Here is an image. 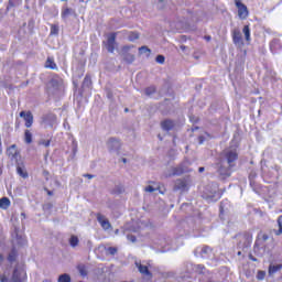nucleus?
<instances>
[{
  "label": "nucleus",
  "instance_id": "f257e3e1",
  "mask_svg": "<svg viewBox=\"0 0 282 282\" xmlns=\"http://www.w3.org/2000/svg\"><path fill=\"white\" fill-rule=\"evenodd\" d=\"M47 91L53 96L63 91V79L58 76H54L47 84Z\"/></svg>",
  "mask_w": 282,
  "mask_h": 282
},
{
  "label": "nucleus",
  "instance_id": "f03ea898",
  "mask_svg": "<svg viewBox=\"0 0 282 282\" xmlns=\"http://www.w3.org/2000/svg\"><path fill=\"white\" fill-rule=\"evenodd\" d=\"M120 140L116 138H110L107 141V149L109 153H112V155H120Z\"/></svg>",
  "mask_w": 282,
  "mask_h": 282
},
{
  "label": "nucleus",
  "instance_id": "7ed1b4c3",
  "mask_svg": "<svg viewBox=\"0 0 282 282\" xmlns=\"http://www.w3.org/2000/svg\"><path fill=\"white\" fill-rule=\"evenodd\" d=\"M132 47L133 45H124L119 51L120 56H122L123 61H126V63H129V64L135 61V55L129 53L132 50Z\"/></svg>",
  "mask_w": 282,
  "mask_h": 282
},
{
  "label": "nucleus",
  "instance_id": "20e7f679",
  "mask_svg": "<svg viewBox=\"0 0 282 282\" xmlns=\"http://www.w3.org/2000/svg\"><path fill=\"white\" fill-rule=\"evenodd\" d=\"M191 188V178H177L174 183V191H180L181 193H184Z\"/></svg>",
  "mask_w": 282,
  "mask_h": 282
},
{
  "label": "nucleus",
  "instance_id": "39448f33",
  "mask_svg": "<svg viewBox=\"0 0 282 282\" xmlns=\"http://www.w3.org/2000/svg\"><path fill=\"white\" fill-rule=\"evenodd\" d=\"M236 7L238 8V17L239 19L246 20L248 19V7L241 2V0L235 1Z\"/></svg>",
  "mask_w": 282,
  "mask_h": 282
},
{
  "label": "nucleus",
  "instance_id": "423d86ee",
  "mask_svg": "<svg viewBox=\"0 0 282 282\" xmlns=\"http://www.w3.org/2000/svg\"><path fill=\"white\" fill-rule=\"evenodd\" d=\"M225 160L227 164H229V167L235 166V162L237 160V150H226Z\"/></svg>",
  "mask_w": 282,
  "mask_h": 282
},
{
  "label": "nucleus",
  "instance_id": "0eeeda50",
  "mask_svg": "<svg viewBox=\"0 0 282 282\" xmlns=\"http://www.w3.org/2000/svg\"><path fill=\"white\" fill-rule=\"evenodd\" d=\"M20 118H23V120L25 121V127H28V129H30V127H32V124L34 123V116L30 111H21Z\"/></svg>",
  "mask_w": 282,
  "mask_h": 282
},
{
  "label": "nucleus",
  "instance_id": "6e6552de",
  "mask_svg": "<svg viewBox=\"0 0 282 282\" xmlns=\"http://www.w3.org/2000/svg\"><path fill=\"white\" fill-rule=\"evenodd\" d=\"M97 221L104 230H109V228H111V223H109V219H107L102 214L97 215Z\"/></svg>",
  "mask_w": 282,
  "mask_h": 282
},
{
  "label": "nucleus",
  "instance_id": "1a4fd4ad",
  "mask_svg": "<svg viewBox=\"0 0 282 282\" xmlns=\"http://www.w3.org/2000/svg\"><path fill=\"white\" fill-rule=\"evenodd\" d=\"M232 40L237 47H243V37L241 36V32L239 30L234 31Z\"/></svg>",
  "mask_w": 282,
  "mask_h": 282
},
{
  "label": "nucleus",
  "instance_id": "9d476101",
  "mask_svg": "<svg viewBox=\"0 0 282 282\" xmlns=\"http://www.w3.org/2000/svg\"><path fill=\"white\" fill-rule=\"evenodd\" d=\"M116 46H117V44H116V34H111L108 37L106 50H108V52H110V54H113V52L116 50Z\"/></svg>",
  "mask_w": 282,
  "mask_h": 282
},
{
  "label": "nucleus",
  "instance_id": "9b49d317",
  "mask_svg": "<svg viewBox=\"0 0 282 282\" xmlns=\"http://www.w3.org/2000/svg\"><path fill=\"white\" fill-rule=\"evenodd\" d=\"M23 276H25V272H23V270H21V269H15L13 271L12 281L13 282H23L24 281Z\"/></svg>",
  "mask_w": 282,
  "mask_h": 282
},
{
  "label": "nucleus",
  "instance_id": "f8f14e48",
  "mask_svg": "<svg viewBox=\"0 0 282 282\" xmlns=\"http://www.w3.org/2000/svg\"><path fill=\"white\" fill-rule=\"evenodd\" d=\"M180 173H184V171L170 166L167 170L164 172V177H173V175H180Z\"/></svg>",
  "mask_w": 282,
  "mask_h": 282
},
{
  "label": "nucleus",
  "instance_id": "ddd939ff",
  "mask_svg": "<svg viewBox=\"0 0 282 282\" xmlns=\"http://www.w3.org/2000/svg\"><path fill=\"white\" fill-rule=\"evenodd\" d=\"M135 267L138 268L141 274H144L145 276L151 278V272L149 271V267L142 264L141 262H135Z\"/></svg>",
  "mask_w": 282,
  "mask_h": 282
},
{
  "label": "nucleus",
  "instance_id": "4468645a",
  "mask_svg": "<svg viewBox=\"0 0 282 282\" xmlns=\"http://www.w3.org/2000/svg\"><path fill=\"white\" fill-rule=\"evenodd\" d=\"M68 243L70 248H78V246H80V239L76 235H70L68 238Z\"/></svg>",
  "mask_w": 282,
  "mask_h": 282
},
{
  "label": "nucleus",
  "instance_id": "2eb2a0df",
  "mask_svg": "<svg viewBox=\"0 0 282 282\" xmlns=\"http://www.w3.org/2000/svg\"><path fill=\"white\" fill-rule=\"evenodd\" d=\"M173 127H175V123L172 120L165 119L161 122L163 131H171Z\"/></svg>",
  "mask_w": 282,
  "mask_h": 282
},
{
  "label": "nucleus",
  "instance_id": "dca6fc26",
  "mask_svg": "<svg viewBox=\"0 0 282 282\" xmlns=\"http://www.w3.org/2000/svg\"><path fill=\"white\" fill-rule=\"evenodd\" d=\"M45 69H58V66L56 65V62H54V58L47 57L45 64Z\"/></svg>",
  "mask_w": 282,
  "mask_h": 282
},
{
  "label": "nucleus",
  "instance_id": "f3484780",
  "mask_svg": "<svg viewBox=\"0 0 282 282\" xmlns=\"http://www.w3.org/2000/svg\"><path fill=\"white\" fill-rule=\"evenodd\" d=\"M0 208H2L3 210H8V208H10V198L8 197H3L0 199Z\"/></svg>",
  "mask_w": 282,
  "mask_h": 282
},
{
  "label": "nucleus",
  "instance_id": "a211bd4d",
  "mask_svg": "<svg viewBox=\"0 0 282 282\" xmlns=\"http://www.w3.org/2000/svg\"><path fill=\"white\" fill-rule=\"evenodd\" d=\"M73 10L70 8L64 7L62 9V19H67L68 17H70Z\"/></svg>",
  "mask_w": 282,
  "mask_h": 282
},
{
  "label": "nucleus",
  "instance_id": "6ab92c4d",
  "mask_svg": "<svg viewBox=\"0 0 282 282\" xmlns=\"http://www.w3.org/2000/svg\"><path fill=\"white\" fill-rule=\"evenodd\" d=\"M17 172L20 175V177H28V171L25 170L24 166L18 165Z\"/></svg>",
  "mask_w": 282,
  "mask_h": 282
},
{
  "label": "nucleus",
  "instance_id": "aec40b11",
  "mask_svg": "<svg viewBox=\"0 0 282 282\" xmlns=\"http://www.w3.org/2000/svg\"><path fill=\"white\" fill-rule=\"evenodd\" d=\"M242 32L245 34L246 42L250 43V26L245 25L243 29H242Z\"/></svg>",
  "mask_w": 282,
  "mask_h": 282
},
{
  "label": "nucleus",
  "instance_id": "412c9836",
  "mask_svg": "<svg viewBox=\"0 0 282 282\" xmlns=\"http://www.w3.org/2000/svg\"><path fill=\"white\" fill-rule=\"evenodd\" d=\"M58 282H72V278L69 276V274L64 273V274L59 275Z\"/></svg>",
  "mask_w": 282,
  "mask_h": 282
},
{
  "label": "nucleus",
  "instance_id": "4be33fe9",
  "mask_svg": "<svg viewBox=\"0 0 282 282\" xmlns=\"http://www.w3.org/2000/svg\"><path fill=\"white\" fill-rule=\"evenodd\" d=\"M24 138H25V143L30 144L32 142V132H30V130H26L24 133Z\"/></svg>",
  "mask_w": 282,
  "mask_h": 282
},
{
  "label": "nucleus",
  "instance_id": "5701e85b",
  "mask_svg": "<svg viewBox=\"0 0 282 282\" xmlns=\"http://www.w3.org/2000/svg\"><path fill=\"white\" fill-rule=\"evenodd\" d=\"M158 188H160V186L148 185L144 188V191H145V193H155V191H158Z\"/></svg>",
  "mask_w": 282,
  "mask_h": 282
},
{
  "label": "nucleus",
  "instance_id": "b1692460",
  "mask_svg": "<svg viewBox=\"0 0 282 282\" xmlns=\"http://www.w3.org/2000/svg\"><path fill=\"white\" fill-rule=\"evenodd\" d=\"M144 94L145 96H153V94H155V87L151 86L145 88Z\"/></svg>",
  "mask_w": 282,
  "mask_h": 282
},
{
  "label": "nucleus",
  "instance_id": "393cba45",
  "mask_svg": "<svg viewBox=\"0 0 282 282\" xmlns=\"http://www.w3.org/2000/svg\"><path fill=\"white\" fill-rule=\"evenodd\" d=\"M139 54H151V50L147 46L139 47Z\"/></svg>",
  "mask_w": 282,
  "mask_h": 282
},
{
  "label": "nucleus",
  "instance_id": "a878e982",
  "mask_svg": "<svg viewBox=\"0 0 282 282\" xmlns=\"http://www.w3.org/2000/svg\"><path fill=\"white\" fill-rule=\"evenodd\" d=\"M155 61H156V63H159V65H164L166 58L164 57V55H158L155 57Z\"/></svg>",
  "mask_w": 282,
  "mask_h": 282
},
{
  "label": "nucleus",
  "instance_id": "bb28decb",
  "mask_svg": "<svg viewBox=\"0 0 282 282\" xmlns=\"http://www.w3.org/2000/svg\"><path fill=\"white\" fill-rule=\"evenodd\" d=\"M278 225H279V230L275 231V235H282V216L278 218Z\"/></svg>",
  "mask_w": 282,
  "mask_h": 282
},
{
  "label": "nucleus",
  "instance_id": "cd10ccee",
  "mask_svg": "<svg viewBox=\"0 0 282 282\" xmlns=\"http://www.w3.org/2000/svg\"><path fill=\"white\" fill-rule=\"evenodd\" d=\"M78 270L82 276H87V268L85 265H79Z\"/></svg>",
  "mask_w": 282,
  "mask_h": 282
},
{
  "label": "nucleus",
  "instance_id": "c85d7f7f",
  "mask_svg": "<svg viewBox=\"0 0 282 282\" xmlns=\"http://www.w3.org/2000/svg\"><path fill=\"white\" fill-rule=\"evenodd\" d=\"M128 39L129 41H138V39H140V35L138 33H130Z\"/></svg>",
  "mask_w": 282,
  "mask_h": 282
},
{
  "label": "nucleus",
  "instance_id": "c756f323",
  "mask_svg": "<svg viewBox=\"0 0 282 282\" xmlns=\"http://www.w3.org/2000/svg\"><path fill=\"white\" fill-rule=\"evenodd\" d=\"M51 34H53V35H55V36L58 34V25L53 24V25L51 26Z\"/></svg>",
  "mask_w": 282,
  "mask_h": 282
},
{
  "label": "nucleus",
  "instance_id": "7c9ffc66",
  "mask_svg": "<svg viewBox=\"0 0 282 282\" xmlns=\"http://www.w3.org/2000/svg\"><path fill=\"white\" fill-rule=\"evenodd\" d=\"M280 270L279 267L276 265H270L269 267V274H274L275 272H278Z\"/></svg>",
  "mask_w": 282,
  "mask_h": 282
},
{
  "label": "nucleus",
  "instance_id": "2f4dec72",
  "mask_svg": "<svg viewBox=\"0 0 282 282\" xmlns=\"http://www.w3.org/2000/svg\"><path fill=\"white\" fill-rule=\"evenodd\" d=\"M257 279L263 281L265 279V271H258Z\"/></svg>",
  "mask_w": 282,
  "mask_h": 282
},
{
  "label": "nucleus",
  "instance_id": "473e14b6",
  "mask_svg": "<svg viewBox=\"0 0 282 282\" xmlns=\"http://www.w3.org/2000/svg\"><path fill=\"white\" fill-rule=\"evenodd\" d=\"M9 155H17V145H11L9 148Z\"/></svg>",
  "mask_w": 282,
  "mask_h": 282
},
{
  "label": "nucleus",
  "instance_id": "72a5a7b5",
  "mask_svg": "<svg viewBox=\"0 0 282 282\" xmlns=\"http://www.w3.org/2000/svg\"><path fill=\"white\" fill-rule=\"evenodd\" d=\"M215 195H217V188L212 191L209 194L206 195L207 199H214Z\"/></svg>",
  "mask_w": 282,
  "mask_h": 282
},
{
  "label": "nucleus",
  "instance_id": "f704fd0d",
  "mask_svg": "<svg viewBox=\"0 0 282 282\" xmlns=\"http://www.w3.org/2000/svg\"><path fill=\"white\" fill-rule=\"evenodd\" d=\"M118 252V249H116L115 247H109L107 249V254H116Z\"/></svg>",
  "mask_w": 282,
  "mask_h": 282
},
{
  "label": "nucleus",
  "instance_id": "c9c22d12",
  "mask_svg": "<svg viewBox=\"0 0 282 282\" xmlns=\"http://www.w3.org/2000/svg\"><path fill=\"white\" fill-rule=\"evenodd\" d=\"M50 143L51 141L50 140H45V139H42L39 144H41L42 147H50Z\"/></svg>",
  "mask_w": 282,
  "mask_h": 282
},
{
  "label": "nucleus",
  "instance_id": "e433bc0d",
  "mask_svg": "<svg viewBox=\"0 0 282 282\" xmlns=\"http://www.w3.org/2000/svg\"><path fill=\"white\" fill-rule=\"evenodd\" d=\"M181 50L184 54H191V48H188L186 45H181Z\"/></svg>",
  "mask_w": 282,
  "mask_h": 282
},
{
  "label": "nucleus",
  "instance_id": "4c0bfd02",
  "mask_svg": "<svg viewBox=\"0 0 282 282\" xmlns=\"http://www.w3.org/2000/svg\"><path fill=\"white\" fill-rule=\"evenodd\" d=\"M129 241L132 243H135V237L134 236H128Z\"/></svg>",
  "mask_w": 282,
  "mask_h": 282
},
{
  "label": "nucleus",
  "instance_id": "58836bf2",
  "mask_svg": "<svg viewBox=\"0 0 282 282\" xmlns=\"http://www.w3.org/2000/svg\"><path fill=\"white\" fill-rule=\"evenodd\" d=\"M0 282H8V276L1 275L0 276Z\"/></svg>",
  "mask_w": 282,
  "mask_h": 282
},
{
  "label": "nucleus",
  "instance_id": "ea45409f",
  "mask_svg": "<svg viewBox=\"0 0 282 282\" xmlns=\"http://www.w3.org/2000/svg\"><path fill=\"white\" fill-rule=\"evenodd\" d=\"M220 175H227V176H229V175H230V172H224V170L220 169Z\"/></svg>",
  "mask_w": 282,
  "mask_h": 282
},
{
  "label": "nucleus",
  "instance_id": "a19ab883",
  "mask_svg": "<svg viewBox=\"0 0 282 282\" xmlns=\"http://www.w3.org/2000/svg\"><path fill=\"white\" fill-rule=\"evenodd\" d=\"M84 177H87L88 180H94V175L91 174H85Z\"/></svg>",
  "mask_w": 282,
  "mask_h": 282
},
{
  "label": "nucleus",
  "instance_id": "79ce46f5",
  "mask_svg": "<svg viewBox=\"0 0 282 282\" xmlns=\"http://www.w3.org/2000/svg\"><path fill=\"white\" fill-rule=\"evenodd\" d=\"M196 23L199 22V21H204V19L202 18H197L196 20H194Z\"/></svg>",
  "mask_w": 282,
  "mask_h": 282
},
{
  "label": "nucleus",
  "instance_id": "37998d69",
  "mask_svg": "<svg viewBox=\"0 0 282 282\" xmlns=\"http://www.w3.org/2000/svg\"><path fill=\"white\" fill-rule=\"evenodd\" d=\"M22 219H25V213L21 214Z\"/></svg>",
  "mask_w": 282,
  "mask_h": 282
},
{
  "label": "nucleus",
  "instance_id": "c03bdc74",
  "mask_svg": "<svg viewBox=\"0 0 282 282\" xmlns=\"http://www.w3.org/2000/svg\"><path fill=\"white\" fill-rule=\"evenodd\" d=\"M203 171H204V167H199V173H203Z\"/></svg>",
  "mask_w": 282,
  "mask_h": 282
},
{
  "label": "nucleus",
  "instance_id": "a18cd8bd",
  "mask_svg": "<svg viewBox=\"0 0 282 282\" xmlns=\"http://www.w3.org/2000/svg\"><path fill=\"white\" fill-rule=\"evenodd\" d=\"M118 232H120V230L116 229L115 234L118 235Z\"/></svg>",
  "mask_w": 282,
  "mask_h": 282
},
{
  "label": "nucleus",
  "instance_id": "49530a36",
  "mask_svg": "<svg viewBox=\"0 0 282 282\" xmlns=\"http://www.w3.org/2000/svg\"><path fill=\"white\" fill-rule=\"evenodd\" d=\"M48 195H52V192H48Z\"/></svg>",
  "mask_w": 282,
  "mask_h": 282
},
{
  "label": "nucleus",
  "instance_id": "de8ad7c7",
  "mask_svg": "<svg viewBox=\"0 0 282 282\" xmlns=\"http://www.w3.org/2000/svg\"><path fill=\"white\" fill-rule=\"evenodd\" d=\"M61 1H67V0H61Z\"/></svg>",
  "mask_w": 282,
  "mask_h": 282
},
{
  "label": "nucleus",
  "instance_id": "09e8293b",
  "mask_svg": "<svg viewBox=\"0 0 282 282\" xmlns=\"http://www.w3.org/2000/svg\"><path fill=\"white\" fill-rule=\"evenodd\" d=\"M43 2H45V0H42Z\"/></svg>",
  "mask_w": 282,
  "mask_h": 282
}]
</instances>
